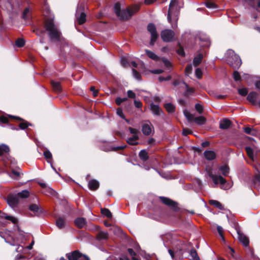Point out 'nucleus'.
Instances as JSON below:
<instances>
[{
  "mask_svg": "<svg viewBox=\"0 0 260 260\" xmlns=\"http://www.w3.org/2000/svg\"><path fill=\"white\" fill-rule=\"evenodd\" d=\"M238 239L240 242L242 243L243 245L245 247H247L249 244V240L244 234L238 232Z\"/></svg>",
  "mask_w": 260,
  "mask_h": 260,
  "instance_id": "obj_15",
  "label": "nucleus"
},
{
  "mask_svg": "<svg viewBox=\"0 0 260 260\" xmlns=\"http://www.w3.org/2000/svg\"><path fill=\"white\" fill-rule=\"evenodd\" d=\"M257 93L255 91L250 92L247 96V100L250 102L252 105H256V99L257 96Z\"/></svg>",
  "mask_w": 260,
  "mask_h": 260,
  "instance_id": "obj_22",
  "label": "nucleus"
},
{
  "mask_svg": "<svg viewBox=\"0 0 260 260\" xmlns=\"http://www.w3.org/2000/svg\"><path fill=\"white\" fill-rule=\"evenodd\" d=\"M227 63L235 70L238 69L242 64L240 56L234 51H230L226 57Z\"/></svg>",
  "mask_w": 260,
  "mask_h": 260,
  "instance_id": "obj_3",
  "label": "nucleus"
},
{
  "mask_svg": "<svg viewBox=\"0 0 260 260\" xmlns=\"http://www.w3.org/2000/svg\"><path fill=\"white\" fill-rule=\"evenodd\" d=\"M128 130L129 131V132L131 134H134L135 135H137V134L139 132L138 129H137L136 128H134L131 127H128Z\"/></svg>",
  "mask_w": 260,
  "mask_h": 260,
  "instance_id": "obj_64",
  "label": "nucleus"
},
{
  "mask_svg": "<svg viewBox=\"0 0 260 260\" xmlns=\"http://www.w3.org/2000/svg\"><path fill=\"white\" fill-rule=\"evenodd\" d=\"M88 186L90 190L94 191L99 188L100 184L97 180L95 179H91L88 182Z\"/></svg>",
  "mask_w": 260,
  "mask_h": 260,
  "instance_id": "obj_18",
  "label": "nucleus"
},
{
  "mask_svg": "<svg viewBox=\"0 0 260 260\" xmlns=\"http://www.w3.org/2000/svg\"><path fill=\"white\" fill-rule=\"evenodd\" d=\"M7 201L10 206L14 208L17 206L19 200L17 194H9L7 197Z\"/></svg>",
  "mask_w": 260,
  "mask_h": 260,
  "instance_id": "obj_12",
  "label": "nucleus"
},
{
  "mask_svg": "<svg viewBox=\"0 0 260 260\" xmlns=\"http://www.w3.org/2000/svg\"><path fill=\"white\" fill-rule=\"evenodd\" d=\"M233 77L234 80L236 82L240 81L241 80L240 74L237 71H235L233 72Z\"/></svg>",
  "mask_w": 260,
  "mask_h": 260,
  "instance_id": "obj_44",
  "label": "nucleus"
},
{
  "mask_svg": "<svg viewBox=\"0 0 260 260\" xmlns=\"http://www.w3.org/2000/svg\"><path fill=\"white\" fill-rule=\"evenodd\" d=\"M51 84L53 90L55 92L59 93L62 91V87L59 82L52 80Z\"/></svg>",
  "mask_w": 260,
  "mask_h": 260,
  "instance_id": "obj_23",
  "label": "nucleus"
},
{
  "mask_svg": "<svg viewBox=\"0 0 260 260\" xmlns=\"http://www.w3.org/2000/svg\"><path fill=\"white\" fill-rule=\"evenodd\" d=\"M139 139L138 135H134L132 137L128 138L126 140V142L130 145H137L139 142H137Z\"/></svg>",
  "mask_w": 260,
  "mask_h": 260,
  "instance_id": "obj_25",
  "label": "nucleus"
},
{
  "mask_svg": "<svg viewBox=\"0 0 260 260\" xmlns=\"http://www.w3.org/2000/svg\"><path fill=\"white\" fill-rule=\"evenodd\" d=\"M219 171L221 172L223 176H227L229 173L230 168L227 165L220 166L219 168Z\"/></svg>",
  "mask_w": 260,
  "mask_h": 260,
  "instance_id": "obj_36",
  "label": "nucleus"
},
{
  "mask_svg": "<svg viewBox=\"0 0 260 260\" xmlns=\"http://www.w3.org/2000/svg\"><path fill=\"white\" fill-rule=\"evenodd\" d=\"M203 58V55L202 53L198 54L193 60V63L195 67H198L202 62Z\"/></svg>",
  "mask_w": 260,
  "mask_h": 260,
  "instance_id": "obj_28",
  "label": "nucleus"
},
{
  "mask_svg": "<svg viewBox=\"0 0 260 260\" xmlns=\"http://www.w3.org/2000/svg\"><path fill=\"white\" fill-rule=\"evenodd\" d=\"M139 7L135 6L132 8L128 7L125 9H121V5L119 2L115 4L114 10L116 15L121 21H126L131 18L133 15L139 10Z\"/></svg>",
  "mask_w": 260,
  "mask_h": 260,
  "instance_id": "obj_2",
  "label": "nucleus"
},
{
  "mask_svg": "<svg viewBox=\"0 0 260 260\" xmlns=\"http://www.w3.org/2000/svg\"><path fill=\"white\" fill-rule=\"evenodd\" d=\"M127 146L126 145L123 146H117V147H113L112 146L111 147V150L113 151H118L120 150H122L124 149H125Z\"/></svg>",
  "mask_w": 260,
  "mask_h": 260,
  "instance_id": "obj_51",
  "label": "nucleus"
},
{
  "mask_svg": "<svg viewBox=\"0 0 260 260\" xmlns=\"http://www.w3.org/2000/svg\"><path fill=\"white\" fill-rule=\"evenodd\" d=\"M147 30L151 35L149 44L150 46H153L159 36L155 25L153 23H148L147 26Z\"/></svg>",
  "mask_w": 260,
  "mask_h": 260,
  "instance_id": "obj_5",
  "label": "nucleus"
},
{
  "mask_svg": "<svg viewBox=\"0 0 260 260\" xmlns=\"http://www.w3.org/2000/svg\"><path fill=\"white\" fill-rule=\"evenodd\" d=\"M164 107L168 112L172 113L175 112V107L171 103H167L164 105Z\"/></svg>",
  "mask_w": 260,
  "mask_h": 260,
  "instance_id": "obj_34",
  "label": "nucleus"
},
{
  "mask_svg": "<svg viewBox=\"0 0 260 260\" xmlns=\"http://www.w3.org/2000/svg\"><path fill=\"white\" fill-rule=\"evenodd\" d=\"M192 66L191 64H188L186 66L185 69V72L186 75L188 76L191 73L192 71Z\"/></svg>",
  "mask_w": 260,
  "mask_h": 260,
  "instance_id": "obj_55",
  "label": "nucleus"
},
{
  "mask_svg": "<svg viewBox=\"0 0 260 260\" xmlns=\"http://www.w3.org/2000/svg\"><path fill=\"white\" fill-rule=\"evenodd\" d=\"M101 213L106 216L107 218H111L112 217V214L111 211L107 208H101Z\"/></svg>",
  "mask_w": 260,
  "mask_h": 260,
  "instance_id": "obj_37",
  "label": "nucleus"
},
{
  "mask_svg": "<svg viewBox=\"0 0 260 260\" xmlns=\"http://www.w3.org/2000/svg\"><path fill=\"white\" fill-rule=\"evenodd\" d=\"M28 209L33 212L37 216H40L44 213V210L40 206L36 204H30L28 207Z\"/></svg>",
  "mask_w": 260,
  "mask_h": 260,
  "instance_id": "obj_13",
  "label": "nucleus"
},
{
  "mask_svg": "<svg viewBox=\"0 0 260 260\" xmlns=\"http://www.w3.org/2000/svg\"><path fill=\"white\" fill-rule=\"evenodd\" d=\"M161 39L165 42H171L175 40V32L172 29H166L160 33Z\"/></svg>",
  "mask_w": 260,
  "mask_h": 260,
  "instance_id": "obj_8",
  "label": "nucleus"
},
{
  "mask_svg": "<svg viewBox=\"0 0 260 260\" xmlns=\"http://www.w3.org/2000/svg\"><path fill=\"white\" fill-rule=\"evenodd\" d=\"M232 122L230 120L224 118L223 119L219 124V128L222 129H228L231 126Z\"/></svg>",
  "mask_w": 260,
  "mask_h": 260,
  "instance_id": "obj_20",
  "label": "nucleus"
},
{
  "mask_svg": "<svg viewBox=\"0 0 260 260\" xmlns=\"http://www.w3.org/2000/svg\"><path fill=\"white\" fill-rule=\"evenodd\" d=\"M44 155L48 162H50L52 159V155L50 151L47 150L44 152Z\"/></svg>",
  "mask_w": 260,
  "mask_h": 260,
  "instance_id": "obj_42",
  "label": "nucleus"
},
{
  "mask_svg": "<svg viewBox=\"0 0 260 260\" xmlns=\"http://www.w3.org/2000/svg\"><path fill=\"white\" fill-rule=\"evenodd\" d=\"M209 176L212 178L213 181L215 184H217L219 183V176H216L212 174L211 172H208Z\"/></svg>",
  "mask_w": 260,
  "mask_h": 260,
  "instance_id": "obj_41",
  "label": "nucleus"
},
{
  "mask_svg": "<svg viewBox=\"0 0 260 260\" xmlns=\"http://www.w3.org/2000/svg\"><path fill=\"white\" fill-rule=\"evenodd\" d=\"M159 199L164 204L169 207L173 211L178 212L180 210L177 202L165 197H159Z\"/></svg>",
  "mask_w": 260,
  "mask_h": 260,
  "instance_id": "obj_6",
  "label": "nucleus"
},
{
  "mask_svg": "<svg viewBox=\"0 0 260 260\" xmlns=\"http://www.w3.org/2000/svg\"><path fill=\"white\" fill-rule=\"evenodd\" d=\"M134 105H135V106L137 108H140L142 106V103L140 101L135 100L134 101Z\"/></svg>",
  "mask_w": 260,
  "mask_h": 260,
  "instance_id": "obj_63",
  "label": "nucleus"
},
{
  "mask_svg": "<svg viewBox=\"0 0 260 260\" xmlns=\"http://www.w3.org/2000/svg\"><path fill=\"white\" fill-rule=\"evenodd\" d=\"M195 109L199 114H202L203 112V107L200 104H196L195 105Z\"/></svg>",
  "mask_w": 260,
  "mask_h": 260,
  "instance_id": "obj_52",
  "label": "nucleus"
},
{
  "mask_svg": "<svg viewBox=\"0 0 260 260\" xmlns=\"http://www.w3.org/2000/svg\"><path fill=\"white\" fill-rule=\"evenodd\" d=\"M168 252L172 259L175 260H182L183 258V250L182 248L175 249H169Z\"/></svg>",
  "mask_w": 260,
  "mask_h": 260,
  "instance_id": "obj_9",
  "label": "nucleus"
},
{
  "mask_svg": "<svg viewBox=\"0 0 260 260\" xmlns=\"http://www.w3.org/2000/svg\"><path fill=\"white\" fill-rule=\"evenodd\" d=\"M75 225L79 229L83 228L87 223L86 219L83 217H77L74 220Z\"/></svg>",
  "mask_w": 260,
  "mask_h": 260,
  "instance_id": "obj_16",
  "label": "nucleus"
},
{
  "mask_svg": "<svg viewBox=\"0 0 260 260\" xmlns=\"http://www.w3.org/2000/svg\"><path fill=\"white\" fill-rule=\"evenodd\" d=\"M204 155L205 158L208 160H214L216 157L215 152L212 150L205 151Z\"/></svg>",
  "mask_w": 260,
  "mask_h": 260,
  "instance_id": "obj_19",
  "label": "nucleus"
},
{
  "mask_svg": "<svg viewBox=\"0 0 260 260\" xmlns=\"http://www.w3.org/2000/svg\"><path fill=\"white\" fill-rule=\"evenodd\" d=\"M145 52L149 58L154 61H158L160 59L159 57L149 50L145 49Z\"/></svg>",
  "mask_w": 260,
  "mask_h": 260,
  "instance_id": "obj_26",
  "label": "nucleus"
},
{
  "mask_svg": "<svg viewBox=\"0 0 260 260\" xmlns=\"http://www.w3.org/2000/svg\"><path fill=\"white\" fill-rule=\"evenodd\" d=\"M151 73L154 74H159L162 73L164 71L162 69H156V70H153L150 71Z\"/></svg>",
  "mask_w": 260,
  "mask_h": 260,
  "instance_id": "obj_62",
  "label": "nucleus"
},
{
  "mask_svg": "<svg viewBox=\"0 0 260 260\" xmlns=\"http://www.w3.org/2000/svg\"><path fill=\"white\" fill-rule=\"evenodd\" d=\"M244 132L247 134L254 135V133H255V131L253 130L251 128L249 127H246L244 128Z\"/></svg>",
  "mask_w": 260,
  "mask_h": 260,
  "instance_id": "obj_53",
  "label": "nucleus"
},
{
  "mask_svg": "<svg viewBox=\"0 0 260 260\" xmlns=\"http://www.w3.org/2000/svg\"><path fill=\"white\" fill-rule=\"evenodd\" d=\"M248 5L253 9H255L257 11L260 12V0H258L256 5L254 2H249Z\"/></svg>",
  "mask_w": 260,
  "mask_h": 260,
  "instance_id": "obj_39",
  "label": "nucleus"
},
{
  "mask_svg": "<svg viewBox=\"0 0 260 260\" xmlns=\"http://www.w3.org/2000/svg\"><path fill=\"white\" fill-rule=\"evenodd\" d=\"M55 225L60 230L65 228L66 225V221L64 217H59L56 219Z\"/></svg>",
  "mask_w": 260,
  "mask_h": 260,
  "instance_id": "obj_17",
  "label": "nucleus"
},
{
  "mask_svg": "<svg viewBox=\"0 0 260 260\" xmlns=\"http://www.w3.org/2000/svg\"><path fill=\"white\" fill-rule=\"evenodd\" d=\"M142 131L145 135L149 136L151 133V128L149 124L145 123L142 125Z\"/></svg>",
  "mask_w": 260,
  "mask_h": 260,
  "instance_id": "obj_29",
  "label": "nucleus"
},
{
  "mask_svg": "<svg viewBox=\"0 0 260 260\" xmlns=\"http://www.w3.org/2000/svg\"><path fill=\"white\" fill-rule=\"evenodd\" d=\"M245 150L246 152V153L248 155V156L250 158H252L253 157V149L249 146H246L245 147Z\"/></svg>",
  "mask_w": 260,
  "mask_h": 260,
  "instance_id": "obj_43",
  "label": "nucleus"
},
{
  "mask_svg": "<svg viewBox=\"0 0 260 260\" xmlns=\"http://www.w3.org/2000/svg\"><path fill=\"white\" fill-rule=\"evenodd\" d=\"M217 232H218L219 235L221 237L222 240L225 241L224 237L223 235V228L220 225H217Z\"/></svg>",
  "mask_w": 260,
  "mask_h": 260,
  "instance_id": "obj_49",
  "label": "nucleus"
},
{
  "mask_svg": "<svg viewBox=\"0 0 260 260\" xmlns=\"http://www.w3.org/2000/svg\"><path fill=\"white\" fill-rule=\"evenodd\" d=\"M9 115H7V116L2 115L0 117V121L3 123H8L9 122V118H10L9 116Z\"/></svg>",
  "mask_w": 260,
  "mask_h": 260,
  "instance_id": "obj_47",
  "label": "nucleus"
},
{
  "mask_svg": "<svg viewBox=\"0 0 260 260\" xmlns=\"http://www.w3.org/2000/svg\"><path fill=\"white\" fill-rule=\"evenodd\" d=\"M16 194L18 198L25 199L29 196V192L27 190H23Z\"/></svg>",
  "mask_w": 260,
  "mask_h": 260,
  "instance_id": "obj_35",
  "label": "nucleus"
},
{
  "mask_svg": "<svg viewBox=\"0 0 260 260\" xmlns=\"http://www.w3.org/2000/svg\"><path fill=\"white\" fill-rule=\"evenodd\" d=\"M127 250L128 252L129 253V254L132 256V260H138V258L136 257L137 254L134 251L133 249L129 248H128Z\"/></svg>",
  "mask_w": 260,
  "mask_h": 260,
  "instance_id": "obj_45",
  "label": "nucleus"
},
{
  "mask_svg": "<svg viewBox=\"0 0 260 260\" xmlns=\"http://www.w3.org/2000/svg\"><path fill=\"white\" fill-rule=\"evenodd\" d=\"M0 218H4L6 220H10L14 224H16L18 222V220L17 218H16L13 216L8 215L6 213L3 212L1 210H0Z\"/></svg>",
  "mask_w": 260,
  "mask_h": 260,
  "instance_id": "obj_14",
  "label": "nucleus"
},
{
  "mask_svg": "<svg viewBox=\"0 0 260 260\" xmlns=\"http://www.w3.org/2000/svg\"><path fill=\"white\" fill-rule=\"evenodd\" d=\"M9 116L12 119H14L16 121H19V123H18L19 129L25 130L29 126L32 125V124L30 123L19 116L13 115H9Z\"/></svg>",
  "mask_w": 260,
  "mask_h": 260,
  "instance_id": "obj_10",
  "label": "nucleus"
},
{
  "mask_svg": "<svg viewBox=\"0 0 260 260\" xmlns=\"http://www.w3.org/2000/svg\"><path fill=\"white\" fill-rule=\"evenodd\" d=\"M25 41L22 38H18L15 41V45L19 48H21L25 45Z\"/></svg>",
  "mask_w": 260,
  "mask_h": 260,
  "instance_id": "obj_40",
  "label": "nucleus"
},
{
  "mask_svg": "<svg viewBox=\"0 0 260 260\" xmlns=\"http://www.w3.org/2000/svg\"><path fill=\"white\" fill-rule=\"evenodd\" d=\"M96 238L99 241L108 240L109 239V234L107 232L100 231L97 234Z\"/></svg>",
  "mask_w": 260,
  "mask_h": 260,
  "instance_id": "obj_24",
  "label": "nucleus"
},
{
  "mask_svg": "<svg viewBox=\"0 0 260 260\" xmlns=\"http://www.w3.org/2000/svg\"><path fill=\"white\" fill-rule=\"evenodd\" d=\"M29 12V9L26 8H25L23 12V14H22V18L24 19H27V14Z\"/></svg>",
  "mask_w": 260,
  "mask_h": 260,
  "instance_id": "obj_61",
  "label": "nucleus"
},
{
  "mask_svg": "<svg viewBox=\"0 0 260 260\" xmlns=\"http://www.w3.org/2000/svg\"><path fill=\"white\" fill-rule=\"evenodd\" d=\"M161 61L164 63L165 67L167 69L170 70L172 67V63L166 57H162Z\"/></svg>",
  "mask_w": 260,
  "mask_h": 260,
  "instance_id": "obj_38",
  "label": "nucleus"
},
{
  "mask_svg": "<svg viewBox=\"0 0 260 260\" xmlns=\"http://www.w3.org/2000/svg\"><path fill=\"white\" fill-rule=\"evenodd\" d=\"M116 113L118 116H119L123 119H125V117L124 114L123 113L122 110L121 108H118L117 109Z\"/></svg>",
  "mask_w": 260,
  "mask_h": 260,
  "instance_id": "obj_57",
  "label": "nucleus"
},
{
  "mask_svg": "<svg viewBox=\"0 0 260 260\" xmlns=\"http://www.w3.org/2000/svg\"><path fill=\"white\" fill-rule=\"evenodd\" d=\"M140 159L143 161H146L149 159L148 153L145 149L141 150L139 153Z\"/></svg>",
  "mask_w": 260,
  "mask_h": 260,
  "instance_id": "obj_27",
  "label": "nucleus"
},
{
  "mask_svg": "<svg viewBox=\"0 0 260 260\" xmlns=\"http://www.w3.org/2000/svg\"><path fill=\"white\" fill-rule=\"evenodd\" d=\"M172 79V76L171 75H169L166 77H164L163 76H159L158 77V80L160 82H162L164 81H169Z\"/></svg>",
  "mask_w": 260,
  "mask_h": 260,
  "instance_id": "obj_56",
  "label": "nucleus"
},
{
  "mask_svg": "<svg viewBox=\"0 0 260 260\" xmlns=\"http://www.w3.org/2000/svg\"><path fill=\"white\" fill-rule=\"evenodd\" d=\"M189 256L191 260H200V257L198 255L197 251L194 248H192L189 251Z\"/></svg>",
  "mask_w": 260,
  "mask_h": 260,
  "instance_id": "obj_31",
  "label": "nucleus"
},
{
  "mask_svg": "<svg viewBox=\"0 0 260 260\" xmlns=\"http://www.w3.org/2000/svg\"><path fill=\"white\" fill-rule=\"evenodd\" d=\"M195 74L197 78L201 79L202 77V71L200 68H197L195 71Z\"/></svg>",
  "mask_w": 260,
  "mask_h": 260,
  "instance_id": "obj_54",
  "label": "nucleus"
},
{
  "mask_svg": "<svg viewBox=\"0 0 260 260\" xmlns=\"http://www.w3.org/2000/svg\"><path fill=\"white\" fill-rule=\"evenodd\" d=\"M177 3V0H171L170 1L167 15V19L170 22H171L172 17H173L174 19H177V16L179 11L177 10L174 11L173 8Z\"/></svg>",
  "mask_w": 260,
  "mask_h": 260,
  "instance_id": "obj_7",
  "label": "nucleus"
},
{
  "mask_svg": "<svg viewBox=\"0 0 260 260\" xmlns=\"http://www.w3.org/2000/svg\"><path fill=\"white\" fill-rule=\"evenodd\" d=\"M205 6L206 7L209 9H217L218 8V6L216 4L214 3L207 2L205 3Z\"/></svg>",
  "mask_w": 260,
  "mask_h": 260,
  "instance_id": "obj_46",
  "label": "nucleus"
},
{
  "mask_svg": "<svg viewBox=\"0 0 260 260\" xmlns=\"http://www.w3.org/2000/svg\"><path fill=\"white\" fill-rule=\"evenodd\" d=\"M10 151L9 146L5 144L0 145V156L3 155L4 153H8Z\"/></svg>",
  "mask_w": 260,
  "mask_h": 260,
  "instance_id": "obj_33",
  "label": "nucleus"
},
{
  "mask_svg": "<svg viewBox=\"0 0 260 260\" xmlns=\"http://www.w3.org/2000/svg\"><path fill=\"white\" fill-rule=\"evenodd\" d=\"M183 113L186 119L189 122L193 121L199 125L205 124L207 121V119L205 117L200 116L197 117H194V116L186 110H184Z\"/></svg>",
  "mask_w": 260,
  "mask_h": 260,
  "instance_id": "obj_4",
  "label": "nucleus"
},
{
  "mask_svg": "<svg viewBox=\"0 0 260 260\" xmlns=\"http://www.w3.org/2000/svg\"><path fill=\"white\" fill-rule=\"evenodd\" d=\"M192 132L187 128H184L182 131V135L184 136H186L189 134H191Z\"/></svg>",
  "mask_w": 260,
  "mask_h": 260,
  "instance_id": "obj_58",
  "label": "nucleus"
},
{
  "mask_svg": "<svg viewBox=\"0 0 260 260\" xmlns=\"http://www.w3.org/2000/svg\"><path fill=\"white\" fill-rule=\"evenodd\" d=\"M132 71L134 77L138 80H141V76L140 73L135 69H133Z\"/></svg>",
  "mask_w": 260,
  "mask_h": 260,
  "instance_id": "obj_48",
  "label": "nucleus"
},
{
  "mask_svg": "<svg viewBox=\"0 0 260 260\" xmlns=\"http://www.w3.org/2000/svg\"><path fill=\"white\" fill-rule=\"evenodd\" d=\"M150 107L151 111L155 115L159 116L162 112L160 107L158 105H154L153 103H151Z\"/></svg>",
  "mask_w": 260,
  "mask_h": 260,
  "instance_id": "obj_21",
  "label": "nucleus"
},
{
  "mask_svg": "<svg viewBox=\"0 0 260 260\" xmlns=\"http://www.w3.org/2000/svg\"><path fill=\"white\" fill-rule=\"evenodd\" d=\"M238 93L243 96H245L248 94V90L246 88H239Z\"/></svg>",
  "mask_w": 260,
  "mask_h": 260,
  "instance_id": "obj_50",
  "label": "nucleus"
},
{
  "mask_svg": "<svg viewBox=\"0 0 260 260\" xmlns=\"http://www.w3.org/2000/svg\"><path fill=\"white\" fill-rule=\"evenodd\" d=\"M210 205H212L216 207L220 210H223V207L222 205L218 201L216 200H211L209 201Z\"/></svg>",
  "mask_w": 260,
  "mask_h": 260,
  "instance_id": "obj_32",
  "label": "nucleus"
},
{
  "mask_svg": "<svg viewBox=\"0 0 260 260\" xmlns=\"http://www.w3.org/2000/svg\"><path fill=\"white\" fill-rule=\"evenodd\" d=\"M76 16L78 20V23L79 24H83L86 22V15L84 12H81L79 16L77 15V14L76 15Z\"/></svg>",
  "mask_w": 260,
  "mask_h": 260,
  "instance_id": "obj_30",
  "label": "nucleus"
},
{
  "mask_svg": "<svg viewBox=\"0 0 260 260\" xmlns=\"http://www.w3.org/2000/svg\"><path fill=\"white\" fill-rule=\"evenodd\" d=\"M127 96L129 98L135 99L136 98V94L132 90H129L127 92Z\"/></svg>",
  "mask_w": 260,
  "mask_h": 260,
  "instance_id": "obj_59",
  "label": "nucleus"
},
{
  "mask_svg": "<svg viewBox=\"0 0 260 260\" xmlns=\"http://www.w3.org/2000/svg\"><path fill=\"white\" fill-rule=\"evenodd\" d=\"M44 27L45 31H48V35L51 41H60L61 36V32L55 25L53 19H47L44 23ZM39 31L41 34L45 32L44 30H37V33Z\"/></svg>",
  "mask_w": 260,
  "mask_h": 260,
  "instance_id": "obj_1",
  "label": "nucleus"
},
{
  "mask_svg": "<svg viewBox=\"0 0 260 260\" xmlns=\"http://www.w3.org/2000/svg\"><path fill=\"white\" fill-rule=\"evenodd\" d=\"M183 83L185 85V87L186 88V93H193L194 92V90L193 88H189L188 85L186 84L185 82L183 81Z\"/></svg>",
  "mask_w": 260,
  "mask_h": 260,
  "instance_id": "obj_60",
  "label": "nucleus"
},
{
  "mask_svg": "<svg viewBox=\"0 0 260 260\" xmlns=\"http://www.w3.org/2000/svg\"><path fill=\"white\" fill-rule=\"evenodd\" d=\"M68 260H78L82 256H84L86 260H90L89 258L86 255H83L78 250H74L66 254Z\"/></svg>",
  "mask_w": 260,
  "mask_h": 260,
  "instance_id": "obj_11",
  "label": "nucleus"
}]
</instances>
